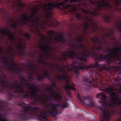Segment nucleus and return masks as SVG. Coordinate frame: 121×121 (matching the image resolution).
<instances>
[{"label": "nucleus", "instance_id": "obj_17", "mask_svg": "<svg viewBox=\"0 0 121 121\" xmlns=\"http://www.w3.org/2000/svg\"><path fill=\"white\" fill-rule=\"evenodd\" d=\"M105 112V111H103V114H104V113Z\"/></svg>", "mask_w": 121, "mask_h": 121}, {"label": "nucleus", "instance_id": "obj_4", "mask_svg": "<svg viewBox=\"0 0 121 121\" xmlns=\"http://www.w3.org/2000/svg\"><path fill=\"white\" fill-rule=\"evenodd\" d=\"M63 37L62 36H60L58 37H56L55 39V40L56 41H62V39H63Z\"/></svg>", "mask_w": 121, "mask_h": 121}, {"label": "nucleus", "instance_id": "obj_16", "mask_svg": "<svg viewBox=\"0 0 121 121\" xmlns=\"http://www.w3.org/2000/svg\"><path fill=\"white\" fill-rule=\"evenodd\" d=\"M78 99H80V97L79 96V95H78Z\"/></svg>", "mask_w": 121, "mask_h": 121}, {"label": "nucleus", "instance_id": "obj_11", "mask_svg": "<svg viewBox=\"0 0 121 121\" xmlns=\"http://www.w3.org/2000/svg\"><path fill=\"white\" fill-rule=\"evenodd\" d=\"M35 20L34 21L36 23L37 22H38L39 20L38 19H37L36 18H35Z\"/></svg>", "mask_w": 121, "mask_h": 121}, {"label": "nucleus", "instance_id": "obj_6", "mask_svg": "<svg viewBox=\"0 0 121 121\" xmlns=\"http://www.w3.org/2000/svg\"><path fill=\"white\" fill-rule=\"evenodd\" d=\"M63 78H65V80L66 81V82H69L70 81V78L69 77H66L65 76H63Z\"/></svg>", "mask_w": 121, "mask_h": 121}, {"label": "nucleus", "instance_id": "obj_1", "mask_svg": "<svg viewBox=\"0 0 121 121\" xmlns=\"http://www.w3.org/2000/svg\"><path fill=\"white\" fill-rule=\"evenodd\" d=\"M1 33L3 35H7L9 39H13V35L9 31H7L5 30H4L1 31Z\"/></svg>", "mask_w": 121, "mask_h": 121}, {"label": "nucleus", "instance_id": "obj_9", "mask_svg": "<svg viewBox=\"0 0 121 121\" xmlns=\"http://www.w3.org/2000/svg\"><path fill=\"white\" fill-rule=\"evenodd\" d=\"M0 121H7L3 118L0 115Z\"/></svg>", "mask_w": 121, "mask_h": 121}, {"label": "nucleus", "instance_id": "obj_5", "mask_svg": "<svg viewBox=\"0 0 121 121\" xmlns=\"http://www.w3.org/2000/svg\"><path fill=\"white\" fill-rule=\"evenodd\" d=\"M55 5L52 3H49L46 6L47 7H49V9H51L52 7H55Z\"/></svg>", "mask_w": 121, "mask_h": 121}, {"label": "nucleus", "instance_id": "obj_19", "mask_svg": "<svg viewBox=\"0 0 121 121\" xmlns=\"http://www.w3.org/2000/svg\"><path fill=\"white\" fill-rule=\"evenodd\" d=\"M13 27H14V26H13Z\"/></svg>", "mask_w": 121, "mask_h": 121}, {"label": "nucleus", "instance_id": "obj_3", "mask_svg": "<svg viewBox=\"0 0 121 121\" xmlns=\"http://www.w3.org/2000/svg\"><path fill=\"white\" fill-rule=\"evenodd\" d=\"M65 87L68 89H71L74 90H75V89L74 86H69L68 84H67L66 86Z\"/></svg>", "mask_w": 121, "mask_h": 121}, {"label": "nucleus", "instance_id": "obj_12", "mask_svg": "<svg viewBox=\"0 0 121 121\" xmlns=\"http://www.w3.org/2000/svg\"><path fill=\"white\" fill-rule=\"evenodd\" d=\"M69 56H71L73 55V54L72 53V52H69Z\"/></svg>", "mask_w": 121, "mask_h": 121}, {"label": "nucleus", "instance_id": "obj_14", "mask_svg": "<svg viewBox=\"0 0 121 121\" xmlns=\"http://www.w3.org/2000/svg\"><path fill=\"white\" fill-rule=\"evenodd\" d=\"M81 14H78L77 15V17H78L80 16V15Z\"/></svg>", "mask_w": 121, "mask_h": 121}, {"label": "nucleus", "instance_id": "obj_13", "mask_svg": "<svg viewBox=\"0 0 121 121\" xmlns=\"http://www.w3.org/2000/svg\"><path fill=\"white\" fill-rule=\"evenodd\" d=\"M83 68V67H78V68L79 69H82Z\"/></svg>", "mask_w": 121, "mask_h": 121}, {"label": "nucleus", "instance_id": "obj_2", "mask_svg": "<svg viewBox=\"0 0 121 121\" xmlns=\"http://www.w3.org/2000/svg\"><path fill=\"white\" fill-rule=\"evenodd\" d=\"M115 89L112 88H107L105 89L106 91L107 92H110L114 90Z\"/></svg>", "mask_w": 121, "mask_h": 121}, {"label": "nucleus", "instance_id": "obj_8", "mask_svg": "<svg viewBox=\"0 0 121 121\" xmlns=\"http://www.w3.org/2000/svg\"><path fill=\"white\" fill-rule=\"evenodd\" d=\"M104 19L106 21H107V20L109 18V17L107 15L103 17Z\"/></svg>", "mask_w": 121, "mask_h": 121}, {"label": "nucleus", "instance_id": "obj_10", "mask_svg": "<svg viewBox=\"0 0 121 121\" xmlns=\"http://www.w3.org/2000/svg\"><path fill=\"white\" fill-rule=\"evenodd\" d=\"M102 2L103 3V4H100L99 5V6H105V4L104 3V1H103Z\"/></svg>", "mask_w": 121, "mask_h": 121}, {"label": "nucleus", "instance_id": "obj_18", "mask_svg": "<svg viewBox=\"0 0 121 121\" xmlns=\"http://www.w3.org/2000/svg\"><path fill=\"white\" fill-rule=\"evenodd\" d=\"M120 102L121 103V99L120 100Z\"/></svg>", "mask_w": 121, "mask_h": 121}, {"label": "nucleus", "instance_id": "obj_15", "mask_svg": "<svg viewBox=\"0 0 121 121\" xmlns=\"http://www.w3.org/2000/svg\"><path fill=\"white\" fill-rule=\"evenodd\" d=\"M103 97H104V98H105V99H106V97L105 96V95H103Z\"/></svg>", "mask_w": 121, "mask_h": 121}, {"label": "nucleus", "instance_id": "obj_7", "mask_svg": "<svg viewBox=\"0 0 121 121\" xmlns=\"http://www.w3.org/2000/svg\"><path fill=\"white\" fill-rule=\"evenodd\" d=\"M56 98L58 101L61 98L59 95H57L56 96Z\"/></svg>", "mask_w": 121, "mask_h": 121}]
</instances>
